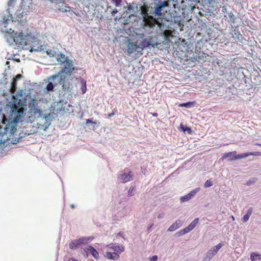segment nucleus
I'll return each instance as SVG.
<instances>
[{"mask_svg":"<svg viewBox=\"0 0 261 261\" xmlns=\"http://www.w3.org/2000/svg\"><path fill=\"white\" fill-rule=\"evenodd\" d=\"M68 65L67 67H63L58 74L53 75L49 77V80L55 81L57 80L58 83L62 85V89L65 94L71 95L73 85L69 82V78L71 75L74 73L75 70H72V64Z\"/></svg>","mask_w":261,"mask_h":261,"instance_id":"nucleus-1","label":"nucleus"},{"mask_svg":"<svg viewBox=\"0 0 261 261\" xmlns=\"http://www.w3.org/2000/svg\"><path fill=\"white\" fill-rule=\"evenodd\" d=\"M24 117L23 112L17 109H13L5 127L4 134H13L17 130V124L22 121Z\"/></svg>","mask_w":261,"mask_h":261,"instance_id":"nucleus-2","label":"nucleus"},{"mask_svg":"<svg viewBox=\"0 0 261 261\" xmlns=\"http://www.w3.org/2000/svg\"><path fill=\"white\" fill-rule=\"evenodd\" d=\"M11 41H14L18 47L22 48L28 45H30L32 43L38 42L37 38L32 34L24 35L22 33L14 34L13 38H11Z\"/></svg>","mask_w":261,"mask_h":261,"instance_id":"nucleus-3","label":"nucleus"},{"mask_svg":"<svg viewBox=\"0 0 261 261\" xmlns=\"http://www.w3.org/2000/svg\"><path fill=\"white\" fill-rule=\"evenodd\" d=\"M214 0H182L180 4H179L178 0H172L173 5L175 7L177 5L178 9L181 8L182 10H192L198 3H201L202 5L211 4Z\"/></svg>","mask_w":261,"mask_h":261,"instance_id":"nucleus-4","label":"nucleus"},{"mask_svg":"<svg viewBox=\"0 0 261 261\" xmlns=\"http://www.w3.org/2000/svg\"><path fill=\"white\" fill-rule=\"evenodd\" d=\"M29 114L30 116H33L36 118H41L43 116L44 111L39 106L37 100L33 99L29 103Z\"/></svg>","mask_w":261,"mask_h":261,"instance_id":"nucleus-5","label":"nucleus"},{"mask_svg":"<svg viewBox=\"0 0 261 261\" xmlns=\"http://www.w3.org/2000/svg\"><path fill=\"white\" fill-rule=\"evenodd\" d=\"M152 39L151 38H145L143 39L139 44V51H138V53L140 54V55H142L143 53L142 50L144 49L147 48L155 47L158 45V42L152 43L151 41Z\"/></svg>","mask_w":261,"mask_h":261,"instance_id":"nucleus-6","label":"nucleus"},{"mask_svg":"<svg viewBox=\"0 0 261 261\" xmlns=\"http://www.w3.org/2000/svg\"><path fill=\"white\" fill-rule=\"evenodd\" d=\"M13 18L12 14L10 13L9 8L2 11L0 13V26L4 25V27L6 28L11 19L12 21H14L12 19Z\"/></svg>","mask_w":261,"mask_h":261,"instance_id":"nucleus-7","label":"nucleus"},{"mask_svg":"<svg viewBox=\"0 0 261 261\" xmlns=\"http://www.w3.org/2000/svg\"><path fill=\"white\" fill-rule=\"evenodd\" d=\"M223 245L224 244L222 243H220L216 246L211 248L205 254L203 261H210Z\"/></svg>","mask_w":261,"mask_h":261,"instance_id":"nucleus-8","label":"nucleus"},{"mask_svg":"<svg viewBox=\"0 0 261 261\" xmlns=\"http://www.w3.org/2000/svg\"><path fill=\"white\" fill-rule=\"evenodd\" d=\"M221 8L222 12L224 14V17L225 18V20L228 22L234 23L235 21V17L230 7H228V8H227L226 6H222Z\"/></svg>","mask_w":261,"mask_h":261,"instance_id":"nucleus-9","label":"nucleus"},{"mask_svg":"<svg viewBox=\"0 0 261 261\" xmlns=\"http://www.w3.org/2000/svg\"><path fill=\"white\" fill-rule=\"evenodd\" d=\"M82 253L85 257H88L89 253H90L96 259H98L99 257L98 251L92 246H87L83 248Z\"/></svg>","mask_w":261,"mask_h":261,"instance_id":"nucleus-10","label":"nucleus"},{"mask_svg":"<svg viewBox=\"0 0 261 261\" xmlns=\"http://www.w3.org/2000/svg\"><path fill=\"white\" fill-rule=\"evenodd\" d=\"M222 159H227V161H233L243 158V153L237 155V151L225 152L223 153Z\"/></svg>","mask_w":261,"mask_h":261,"instance_id":"nucleus-11","label":"nucleus"},{"mask_svg":"<svg viewBox=\"0 0 261 261\" xmlns=\"http://www.w3.org/2000/svg\"><path fill=\"white\" fill-rule=\"evenodd\" d=\"M168 2H163L160 4H155L154 15L155 16H164V9L168 7Z\"/></svg>","mask_w":261,"mask_h":261,"instance_id":"nucleus-12","label":"nucleus"},{"mask_svg":"<svg viewBox=\"0 0 261 261\" xmlns=\"http://www.w3.org/2000/svg\"><path fill=\"white\" fill-rule=\"evenodd\" d=\"M138 51H139V47L138 44V42H133L128 41L127 44V49L126 51L128 55H130L134 52H136V54L137 55H140V54L138 53Z\"/></svg>","mask_w":261,"mask_h":261,"instance_id":"nucleus-13","label":"nucleus"},{"mask_svg":"<svg viewBox=\"0 0 261 261\" xmlns=\"http://www.w3.org/2000/svg\"><path fill=\"white\" fill-rule=\"evenodd\" d=\"M132 174L131 171L121 172L118 175V180L121 183H126L132 180Z\"/></svg>","mask_w":261,"mask_h":261,"instance_id":"nucleus-14","label":"nucleus"},{"mask_svg":"<svg viewBox=\"0 0 261 261\" xmlns=\"http://www.w3.org/2000/svg\"><path fill=\"white\" fill-rule=\"evenodd\" d=\"M57 60L58 61L64 64L63 67H67L68 65H71L70 64H71L72 67L71 68H72V70H75V68L73 65V62L71 60L69 59L68 57H65L64 55L61 54L60 56L58 58Z\"/></svg>","mask_w":261,"mask_h":261,"instance_id":"nucleus-15","label":"nucleus"},{"mask_svg":"<svg viewBox=\"0 0 261 261\" xmlns=\"http://www.w3.org/2000/svg\"><path fill=\"white\" fill-rule=\"evenodd\" d=\"M200 191V188H196V189L191 191L187 195L181 196L180 198V201L181 203L186 202L191 199L195 195Z\"/></svg>","mask_w":261,"mask_h":261,"instance_id":"nucleus-16","label":"nucleus"},{"mask_svg":"<svg viewBox=\"0 0 261 261\" xmlns=\"http://www.w3.org/2000/svg\"><path fill=\"white\" fill-rule=\"evenodd\" d=\"M41 118L45 119V121L51 123V122L55 119L54 113H51L50 110H44L43 116Z\"/></svg>","mask_w":261,"mask_h":261,"instance_id":"nucleus-17","label":"nucleus"},{"mask_svg":"<svg viewBox=\"0 0 261 261\" xmlns=\"http://www.w3.org/2000/svg\"><path fill=\"white\" fill-rule=\"evenodd\" d=\"M169 15L170 16L169 17L168 19L171 22L179 23L182 20L181 16L179 15L176 11L172 13L170 12Z\"/></svg>","mask_w":261,"mask_h":261,"instance_id":"nucleus-18","label":"nucleus"},{"mask_svg":"<svg viewBox=\"0 0 261 261\" xmlns=\"http://www.w3.org/2000/svg\"><path fill=\"white\" fill-rule=\"evenodd\" d=\"M3 33H5V38L8 43L10 44H12L14 41H11V38H13L14 36V31L11 29L9 30L6 29L5 30H2Z\"/></svg>","mask_w":261,"mask_h":261,"instance_id":"nucleus-19","label":"nucleus"},{"mask_svg":"<svg viewBox=\"0 0 261 261\" xmlns=\"http://www.w3.org/2000/svg\"><path fill=\"white\" fill-rule=\"evenodd\" d=\"M93 239L94 237L92 236L84 237L78 239L77 240L80 247H81L82 245H86L88 243L91 242Z\"/></svg>","mask_w":261,"mask_h":261,"instance_id":"nucleus-20","label":"nucleus"},{"mask_svg":"<svg viewBox=\"0 0 261 261\" xmlns=\"http://www.w3.org/2000/svg\"><path fill=\"white\" fill-rule=\"evenodd\" d=\"M108 246L118 253H120L124 250V247L123 246H119L116 243H111Z\"/></svg>","mask_w":261,"mask_h":261,"instance_id":"nucleus-21","label":"nucleus"},{"mask_svg":"<svg viewBox=\"0 0 261 261\" xmlns=\"http://www.w3.org/2000/svg\"><path fill=\"white\" fill-rule=\"evenodd\" d=\"M181 226L180 220H177L174 222L168 229V231H173Z\"/></svg>","mask_w":261,"mask_h":261,"instance_id":"nucleus-22","label":"nucleus"},{"mask_svg":"<svg viewBox=\"0 0 261 261\" xmlns=\"http://www.w3.org/2000/svg\"><path fill=\"white\" fill-rule=\"evenodd\" d=\"M106 256L109 259H111L115 260H118L119 258V255L117 252H107Z\"/></svg>","mask_w":261,"mask_h":261,"instance_id":"nucleus-23","label":"nucleus"},{"mask_svg":"<svg viewBox=\"0 0 261 261\" xmlns=\"http://www.w3.org/2000/svg\"><path fill=\"white\" fill-rule=\"evenodd\" d=\"M253 211L252 207H250L247 211L246 214L242 218V221L243 222H246L248 221L250 216L251 215Z\"/></svg>","mask_w":261,"mask_h":261,"instance_id":"nucleus-24","label":"nucleus"},{"mask_svg":"<svg viewBox=\"0 0 261 261\" xmlns=\"http://www.w3.org/2000/svg\"><path fill=\"white\" fill-rule=\"evenodd\" d=\"M69 248L71 249L76 250L78 247H80L77 239L74 240L72 241L69 243Z\"/></svg>","mask_w":261,"mask_h":261,"instance_id":"nucleus-25","label":"nucleus"},{"mask_svg":"<svg viewBox=\"0 0 261 261\" xmlns=\"http://www.w3.org/2000/svg\"><path fill=\"white\" fill-rule=\"evenodd\" d=\"M43 45H32L31 46L30 51V52H33V51H39L43 50Z\"/></svg>","mask_w":261,"mask_h":261,"instance_id":"nucleus-26","label":"nucleus"},{"mask_svg":"<svg viewBox=\"0 0 261 261\" xmlns=\"http://www.w3.org/2000/svg\"><path fill=\"white\" fill-rule=\"evenodd\" d=\"M250 259L252 261H258L261 260V254L253 252L250 255Z\"/></svg>","mask_w":261,"mask_h":261,"instance_id":"nucleus-27","label":"nucleus"},{"mask_svg":"<svg viewBox=\"0 0 261 261\" xmlns=\"http://www.w3.org/2000/svg\"><path fill=\"white\" fill-rule=\"evenodd\" d=\"M250 155L261 156V152L255 151V152L243 153V158H246Z\"/></svg>","mask_w":261,"mask_h":261,"instance_id":"nucleus-28","label":"nucleus"},{"mask_svg":"<svg viewBox=\"0 0 261 261\" xmlns=\"http://www.w3.org/2000/svg\"><path fill=\"white\" fill-rule=\"evenodd\" d=\"M80 85L81 86V89L82 93L84 94L87 91L86 82L83 79L80 80Z\"/></svg>","mask_w":261,"mask_h":261,"instance_id":"nucleus-29","label":"nucleus"},{"mask_svg":"<svg viewBox=\"0 0 261 261\" xmlns=\"http://www.w3.org/2000/svg\"><path fill=\"white\" fill-rule=\"evenodd\" d=\"M195 103V101H189L185 103H182L179 105V107L190 108L193 107Z\"/></svg>","mask_w":261,"mask_h":261,"instance_id":"nucleus-30","label":"nucleus"},{"mask_svg":"<svg viewBox=\"0 0 261 261\" xmlns=\"http://www.w3.org/2000/svg\"><path fill=\"white\" fill-rule=\"evenodd\" d=\"M49 82L47 84L46 89L48 92L53 91L55 87V85L52 83L53 81L49 80Z\"/></svg>","mask_w":261,"mask_h":261,"instance_id":"nucleus-31","label":"nucleus"},{"mask_svg":"<svg viewBox=\"0 0 261 261\" xmlns=\"http://www.w3.org/2000/svg\"><path fill=\"white\" fill-rule=\"evenodd\" d=\"M21 77V75L20 74H17L15 78H13V81L11 83V87L15 88L16 85V81L18 80H19Z\"/></svg>","mask_w":261,"mask_h":261,"instance_id":"nucleus-32","label":"nucleus"},{"mask_svg":"<svg viewBox=\"0 0 261 261\" xmlns=\"http://www.w3.org/2000/svg\"><path fill=\"white\" fill-rule=\"evenodd\" d=\"M198 222H199V219L198 218H196L188 226L192 229H193L196 226V225L197 224Z\"/></svg>","mask_w":261,"mask_h":261,"instance_id":"nucleus-33","label":"nucleus"},{"mask_svg":"<svg viewBox=\"0 0 261 261\" xmlns=\"http://www.w3.org/2000/svg\"><path fill=\"white\" fill-rule=\"evenodd\" d=\"M257 180V179L256 178L253 177L250 179H249L246 182V185L250 186L252 185H253L256 181Z\"/></svg>","mask_w":261,"mask_h":261,"instance_id":"nucleus-34","label":"nucleus"},{"mask_svg":"<svg viewBox=\"0 0 261 261\" xmlns=\"http://www.w3.org/2000/svg\"><path fill=\"white\" fill-rule=\"evenodd\" d=\"M234 31H235V30ZM233 36L234 38H237L239 40H242L243 38L242 35L239 32H234Z\"/></svg>","mask_w":261,"mask_h":261,"instance_id":"nucleus-35","label":"nucleus"},{"mask_svg":"<svg viewBox=\"0 0 261 261\" xmlns=\"http://www.w3.org/2000/svg\"><path fill=\"white\" fill-rule=\"evenodd\" d=\"M50 125V123L47 122L45 121V122L43 124L41 125L40 128L41 129H43L44 130H46L49 127V126Z\"/></svg>","mask_w":261,"mask_h":261,"instance_id":"nucleus-36","label":"nucleus"},{"mask_svg":"<svg viewBox=\"0 0 261 261\" xmlns=\"http://www.w3.org/2000/svg\"><path fill=\"white\" fill-rule=\"evenodd\" d=\"M135 190V187L131 186L128 191V196H132L135 195L134 191Z\"/></svg>","mask_w":261,"mask_h":261,"instance_id":"nucleus-37","label":"nucleus"},{"mask_svg":"<svg viewBox=\"0 0 261 261\" xmlns=\"http://www.w3.org/2000/svg\"><path fill=\"white\" fill-rule=\"evenodd\" d=\"M111 1L114 4L116 7H119L121 6L122 0H111Z\"/></svg>","mask_w":261,"mask_h":261,"instance_id":"nucleus-38","label":"nucleus"},{"mask_svg":"<svg viewBox=\"0 0 261 261\" xmlns=\"http://www.w3.org/2000/svg\"><path fill=\"white\" fill-rule=\"evenodd\" d=\"M212 185H213L212 182L209 179L205 181V182L204 183V187H205V188L210 187L212 186Z\"/></svg>","mask_w":261,"mask_h":261,"instance_id":"nucleus-39","label":"nucleus"},{"mask_svg":"<svg viewBox=\"0 0 261 261\" xmlns=\"http://www.w3.org/2000/svg\"><path fill=\"white\" fill-rule=\"evenodd\" d=\"M46 53L48 55H49L50 57H54V55L56 53V51L54 50H53L51 49L48 50L46 51Z\"/></svg>","mask_w":261,"mask_h":261,"instance_id":"nucleus-40","label":"nucleus"},{"mask_svg":"<svg viewBox=\"0 0 261 261\" xmlns=\"http://www.w3.org/2000/svg\"><path fill=\"white\" fill-rule=\"evenodd\" d=\"M192 230V229L189 226H188L187 227H185L184 229H182L185 234L188 233Z\"/></svg>","mask_w":261,"mask_h":261,"instance_id":"nucleus-41","label":"nucleus"},{"mask_svg":"<svg viewBox=\"0 0 261 261\" xmlns=\"http://www.w3.org/2000/svg\"><path fill=\"white\" fill-rule=\"evenodd\" d=\"M183 132L184 133L187 132L188 134H191L192 133V130L190 127L186 126L185 129H183Z\"/></svg>","mask_w":261,"mask_h":261,"instance_id":"nucleus-42","label":"nucleus"},{"mask_svg":"<svg viewBox=\"0 0 261 261\" xmlns=\"http://www.w3.org/2000/svg\"><path fill=\"white\" fill-rule=\"evenodd\" d=\"M116 112V110L115 109L114 110H113L112 113H111L108 115V116L107 118L109 119L111 117H113L115 114Z\"/></svg>","mask_w":261,"mask_h":261,"instance_id":"nucleus-43","label":"nucleus"},{"mask_svg":"<svg viewBox=\"0 0 261 261\" xmlns=\"http://www.w3.org/2000/svg\"><path fill=\"white\" fill-rule=\"evenodd\" d=\"M86 124H93L94 125L93 127H94V126L96 124V123L95 122L92 121L91 119H88L86 120Z\"/></svg>","mask_w":261,"mask_h":261,"instance_id":"nucleus-44","label":"nucleus"},{"mask_svg":"<svg viewBox=\"0 0 261 261\" xmlns=\"http://www.w3.org/2000/svg\"><path fill=\"white\" fill-rule=\"evenodd\" d=\"M185 234L184 233V231L182 230H180V231L177 232L176 233H175V235L177 237H180V236H184Z\"/></svg>","mask_w":261,"mask_h":261,"instance_id":"nucleus-45","label":"nucleus"},{"mask_svg":"<svg viewBox=\"0 0 261 261\" xmlns=\"http://www.w3.org/2000/svg\"><path fill=\"white\" fill-rule=\"evenodd\" d=\"M158 259V256L153 255L150 258V261H156Z\"/></svg>","mask_w":261,"mask_h":261,"instance_id":"nucleus-46","label":"nucleus"},{"mask_svg":"<svg viewBox=\"0 0 261 261\" xmlns=\"http://www.w3.org/2000/svg\"><path fill=\"white\" fill-rule=\"evenodd\" d=\"M118 10L117 9H114L111 11V14L112 16H114L116 13H118Z\"/></svg>","mask_w":261,"mask_h":261,"instance_id":"nucleus-47","label":"nucleus"},{"mask_svg":"<svg viewBox=\"0 0 261 261\" xmlns=\"http://www.w3.org/2000/svg\"><path fill=\"white\" fill-rule=\"evenodd\" d=\"M164 215H165L164 213H160L158 215V218L159 219H162V218H164Z\"/></svg>","mask_w":261,"mask_h":261,"instance_id":"nucleus-48","label":"nucleus"},{"mask_svg":"<svg viewBox=\"0 0 261 261\" xmlns=\"http://www.w3.org/2000/svg\"><path fill=\"white\" fill-rule=\"evenodd\" d=\"M127 9L128 10H129V11L134 10L133 7L130 4H129L127 6Z\"/></svg>","mask_w":261,"mask_h":261,"instance_id":"nucleus-49","label":"nucleus"},{"mask_svg":"<svg viewBox=\"0 0 261 261\" xmlns=\"http://www.w3.org/2000/svg\"><path fill=\"white\" fill-rule=\"evenodd\" d=\"M118 236L120 237H122V238H123L124 239V235H123V232H122V231H120L118 233Z\"/></svg>","mask_w":261,"mask_h":261,"instance_id":"nucleus-50","label":"nucleus"},{"mask_svg":"<svg viewBox=\"0 0 261 261\" xmlns=\"http://www.w3.org/2000/svg\"><path fill=\"white\" fill-rule=\"evenodd\" d=\"M6 80V79H4L1 80V84L3 85L6 84L7 83Z\"/></svg>","mask_w":261,"mask_h":261,"instance_id":"nucleus-51","label":"nucleus"},{"mask_svg":"<svg viewBox=\"0 0 261 261\" xmlns=\"http://www.w3.org/2000/svg\"><path fill=\"white\" fill-rule=\"evenodd\" d=\"M13 2V0H9V2H8V6L9 7H11L12 6Z\"/></svg>","mask_w":261,"mask_h":261,"instance_id":"nucleus-52","label":"nucleus"},{"mask_svg":"<svg viewBox=\"0 0 261 261\" xmlns=\"http://www.w3.org/2000/svg\"><path fill=\"white\" fill-rule=\"evenodd\" d=\"M180 128H181L182 130L183 131V129H185L186 126H184L183 125L180 124Z\"/></svg>","mask_w":261,"mask_h":261,"instance_id":"nucleus-53","label":"nucleus"},{"mask_svg":"<svg viewBox=\"0 0 261 261\" xmlns=\"http://www.w3.org/2000/svg\"><path fill=\"white\" fill-rule=\"evenodd\" d=\"M180 128H181L182 130L183 131V129H185L186 126H184L183 125L180 124Z\"/></svg>","mask_w":261,"mask_h":261,"instance_id":"nucleus-54","label":"nucleus"},{"mask_svg":"<svg viewBox=\"0 0 261 261\" xmlns=\"http://www.w3.org/2000/svg\"><path fill=\"white\" fill-rule=\"evenodd\" d=\"M158 2L156 4H160L161 2H166L165 0H157Z\"/></svg>","mask_w":261,"mask_h":261,"instance_id":"nucleus-55","label":"nucleus"},{"mask_svg":"<svg viewBox=\"0 0 261 261\" xmlns=\"http://www.w3.org/2000/svg\"><path fill=\"white\" fill-rule=\"evenodd\" d=\"M60 10L62 11V12H67V11H69L68 10H67L66 9H64L63 8L62 10Z\"/></svg>","mask_w":261,"mask_h":261,"instance_id":"nucleus-56","label":"nucleus"},{"mask_svg":"<svg viewBox=\"0 0 261 261\" xmlns=\"http://www.w3.org/2000/svg\"><path fill=\"white\" fill-rule=\"evenodd\" d=\"M152 116H158V114L156 113H153L152 114Z\"/></svg>","mask_w":261,"mask_h":261,"instance_id":"nucleus-57","label":"nucleus"},{"mask_svg":"<svg viewBox=\"0 0 261 261\" xmlns=\"http://www.w3.org/2000/svg\"><path fill=\"white\" fill-rule=\"evenodd\" d=\"M70 206H71V207L72 208H74L75 207V206H74V205L73 204H71L70 205Z\"/></svg>","mask_w":261,"mask_h":261,"instance_id":"nucleus-58","label":"nucleus"},{"mask_svg":"<svg viewBox=\"0 0 261 261\" xmlns=\"http://www.w3.org/2000/svg\"><path fill=\"white\" fill-rule=\"evenodd\" d=\"M9 63H10V62H9V61H7L6 63V64L7 65H8Z\"/></svg>","mask_w":261,"mask_h":261,"instance_id":"nucleus-59","label":"nucleus"},{"mask_svg":"<svg viewBox=\"0 0 261 261\" xmlns=\"http://www.w3.org/2000/svg\"><path fill=\"white\" fill-rule=\"evenodd\" d=\"M140 36H141V37H144V34H141L140 35Z\"/></svg>","mask_w":261,"mask_h":261,"instance_id":"nucleus-60","label":"nucleus"},{"mask_svg":"<svg viewBox=\"0 0 261 261\" xmlns=\"http://www.w3.org/2000/svg\"><path fill=\"white\" fill-rule=\"evenodd\" d=\"M111 9V6L108 7V9Z\"/></svg>","mask_w":261,"mask_h":261,"instance_id":"nucleus-61","label":"nucleus"},{"mask_svg":"<svg viewBox=\"0 0 261 261\" xmlns=\"http://www.w3.org/2000/svg\"><path fill=\"white\" fill-rule=\"evenodd\" d=\"M231 217H232V219L233 220H234V217H233V216H231Z\"/></svg>","mask_w":261,"mask_h":261,"instance_id":"nucleus-62","label":"nucleus"},{"mask_svg":"<svg viewBox=\"0 0 261 261\" xmlns=\"http://www.w3.org/2000/svg\"><path fill=\"white\" fill-rule=\"evenodd\" d=\"M151 227H152V225H151L149 227L148 229H149Z\"/></svg>","mask_w":261,"mask_h":261,"instance_id":"nucleus-63","label":"nucleus"},{"mask_svg":"<svg viewBox=\"0 0 261 261\" xmlns=\"http://www.w3.org/2000/svg\"><path fill=\"white\" fill-rule=\"evenodd\" d=\"M124 171H128L127 169H125Z\"/></svg>","mask_w":261,"mask_h":261,"instance_id":"nucleus-64","label":"nucleus"}]
</instances>
